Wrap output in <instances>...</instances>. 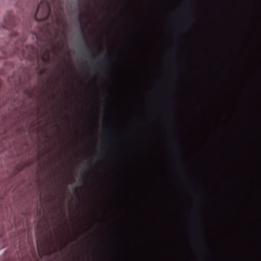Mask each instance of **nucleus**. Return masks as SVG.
<instances>
[{"instance_id":"1","label":"nucleus","mask_w":261,"mask_h":261,"mask_svg":"<svg viewBox=\"0 0 261 261\" xmlns=\"http://www.w3.org/2000/svg\"><path fill=\"white\" fill-rule=\"evenodd\" d=\"M23 40H21L22 46L21 48H17L14 54L21 55L23 58H31L32 56H36L41 60L43 63H47L50 60V50L45 46L40 47V50L36 49L32 45L24 46L23 45Z\"/></svg>"},{"instance_id":"2","label":"nucleus","mask_w":261,"mask_h":261,"mask_svg":"<svg viewBox=\"0 0 261 261\" xmlns=\"http://www.w3.org/2000/svg\"><path fill=\"white\" fill-rule=\"evenodd\" d=\"M50 13V7L48 1L42 0L38 5L34 18L36 21L45 20Z\"/></svg>"},{"instance_id":"3","label":"nucleus","mask_w":261,"mask_h":261,"mask_svg":"<svg viewBox=\"0 0 261 261\" xmlns=\"http://www.w3.org/2000/svg\"><path fill=\"white\" fill-rule=\"evenodd\" d=\"M4 24L3 25V27L4 28L8 30H11L17 24L16 18L11 13L8 14V15L4 18Z\"/></svg>"},{"instance_id":"4","label":"nucleus","mask_w":261,"mask_h":261,"mask_svg":"<svg viewBox=\"0 0 261 261\" xmlns=\"http://www.w3.org/2000/svg\"><path fill=\"white\" fill-rule=\"evenodd\" d=\"M52 5L54 7L55 15L58 19L60 12L63 11V6L61 0H50Z\"/></svg>"},{"instance_id":"5","label":"nucleus","mask_w":261,"mask_h":261,"mask_svg":"<svg viewBox=\"0 0 261 261\" xmlns=\"http://www.w3.org/2000/svg\"><path fill=\"white\" fill-rule=\"evenodd\" d=\"M82 31L83 34V37H84V40L85 41V42L86 43L87 47L88 48H90V44H89V43L88 42V37L85 35V32H84V30L83 29H82Z\"/></svg>"},{"instance_id":"6","label":"nucleus","mask_w":261,"mask_h":261,"mask_svg":"<svg viewBox=\"0 0 261 261\" xmlns=\"http://www.w3.org/2000/svg\"><path fill=\"white\" fill-rule=\"evenodd\" d=\"M73 192H74V194L75 195H76L78 198H79V197H80L78 189L77 188L74 189Z\"/></svg>"},{"instance_id":"7","label":"nucleus","mask_w":261,"mask_h":261,"mask_svg":"<svg viewBox=\"0 0 261 261\" xmlns=\"http://www.w3.org/2000/svg\"><path fill=\"white\" fill-rule=\"evenodd\" d=\"M80 21L82 22V16H81L80 17Z\"/></svg>"},{"instance_id":"8","label":"nucleus","mask_w":261,"mask_h":261,"mask_svg":"<svg viewBox=\"0 0 261 261\" xmlns=\"http://www.w3.org/2000/svg\"><path fill=\"white\" fill-rule=\"evenodd\" d=\"M44 71H45V70H44V69H43V70L41 71V73H43Z\"/></svg>"},{"instance_id":"9","label":"nucleus","mask_w":261,"mask_h":261,"mask_svg":"<svg viewBox=\"0 0 261 261\" xmlns=\"http://www.w3.org/2000/svg\"><path fill=\"white\" fill-rule=\"evenodd\" d=\"M83 182L84 183H85V179H83Z\"/></svg>"}]
</instances>
